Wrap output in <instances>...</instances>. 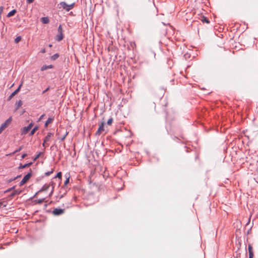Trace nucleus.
<instances>
[{
	"mask_svg": "<svg viewBox=\"0 0 258 258\" xmlns=\"http://www.w3.org/2000/svg\"><path fill=\"white\" fill-rule=\"evenodd\" d=\"M75 5V3H72L71 4H67L66 2H60L58 5L59 8H62L67 11H69L70 10L72 9Z\"/></svg>",
	"mask_w": 258,
	"mask_h": 258,
	"instance_id": "nucleus-1",
	"label": "nucleus"
},
{
	"mask_svg": "<svg viewBox=\"0 0 258 258\" xmlns=\"http://www.w3.org/2000/svg\"><path fill=\"white\" fill-rule=\"evenodd\" d=\"M50 185L52 186V190L51 191V192L49 194V196H51L53 192L54 188V183H53V182H51L49 184H44L42 186L41 189L39 191V192L45 191L47 190L48 188L49 187Z\"/></svg>",
	"mask_w": 258,
	"mask_h": 258,
	"instance_id": "nucleus-2",
	"label": "nucleus"
},
{
	"mask_svg": "<svg viewBox=\"0 0 258 258\" xmlns=\"http://www.w3.org/2000/svg\"><path fill=\"white\" fill-rule=\"evenodd\" d=\"M32 176L31 172H29L28 174H27L23 178V179L21 180V181L20 182V186H22L23 184H24L25 183H26L30 178V177Z\"/></svg>",
	"mask_w": 258,
	"mask_h": 258,
	"instance_id": "nucleus-3",
	"label": "nucleus"
},
{
	"mask_svg": "<svg viewBox=\"0 0 258 258\" xmlns=\"http://www.w3.org/2000/svg\"><path fill=\"white\" fill-rule=\"evenodd\" d=\"M65 212V210L63 209L55 208L52 211V214L55 216H58L63 214Z\"/></svg>",
	"mask_w": 258,
	"mask_h": 258,
	"instance_id": "nucleus-4",
	"label": "nucleus"
},
{
	"mask_svg": "<svg viewBox=\"0 0 258 258\" xmlns=\"http://www.w3.org/2000/svg\"><path fill=\"white\" fill-rule=\"evenodd\" d=\"M104 122H102L100 124H99V128L96 132V134L98 135H100L104 131Z\"/></svg>",
	"mask_w": 258,
	"mask_h": 258,
	"instance_id": "nucleus-5",
	"label": "nucleus"
},
{
	"mask_svg": "<svg viewBox=\"0 0 258 258\" xmlns=\"http://www.w3.org/2000/svg\"><path fill=\"white\" fill-rule=\"evenodd\" d=\"M22 86V83H21V84L20 85L19 87L14 92H13L11 94V95L9 97V98H8V100L9 101L11 100L12 98L20 91V89H21Z\"/></svg>",
	"mask_w": 258,
	"mask_h": 258,
	"instance_id": "nucleus-6",
	"label": "nucleus"
},
{
	"mask_svg": "<svg viewBox=\"0 0 258 258\" xmlns=\"http://www.w3.org/2000/svg\"><path fill=\"white\" fill-rule=\"evenodd\" d=\"M33 126V123H31L28 126L24 127L22 129V134H27Z\"/></svg>",
	"mask_w": 258,
	"mask_h": 258,
	"instance_id": "nucleus-7",
	"label": "nucleus"
},
{
	"mask_svg": "<svg viewBox=\"0 0 258 258\" xmlns=\"http://www.w3.org/2000/svg\"><path fill=\"white\" fill-rule=\"evenodd\" d=\"M249 258H253L254 256L252 247L250 244L248 246Z\"/></svg>",
	"mask_w": 258,
	"mask_h": 258,
	"instance_id": "nucleus-8",
	"label": "nucleus"
},
{
	"mask_svg": "<svg viewBox=\"0 0 258 258\" xmlns=\"http://www.w3.org/2000/svg\"><path fill=\"white\" fill-rule=\"evenodd\" d=\"M53 134L51 133H48L47 135L45 137L44 141V142H46L47 143L48 142H49L50 140V138L52 136H53Z\"/></svg>",
	"mask_w": 258,
	"mask_h": 258,
	"instance_id": "nucleus-9",
	"label": "nucleus"
},
{
	"mask_svg": "<svg viewBox=\"0 0 258 258\" xmlns=\"http://www.w3.org/2000/svg\"><path fill=\"white\" fill-rule=\"evenodd\" d=\"M12 121V118L10 117L3 124L7 127L11 123Z\"/></svg>",
	"mask_w": 258,
	"mask_h": 258,
	"instance_id": "nucleus-10",
	"label": "nucleus"
},
{
	"mask_svg": "<svg viewBox=\"0 0 258 258\" xmlns=\"http://www.w3.org/2000/svg\"><path fill=\"white\" fill-rule=\"evenodd\" d=\"M23 104V102L21 100L17 101L15 104L16 110H18Z\"/></svg>",
	"mask_w": 258,
	"mask_h": 258,
	"instance_id": "nucleus-11",
	"label": "nucleus"
},
{
	"mask_svg": "<svg viewBox=\"0 0 258 258\" xmlns=\"http://www.w3.org/2000/svg\"><path fill=\"white\" fill-rule=\"evenodd\" d=\"M63 38V36L62 33H58V34L56 37V40L58 41H60L62 40Z\"/></svg>",
	"mask_w": 258,
	"mask_h": 258,
	"instance_id": "nucleus-12",
	"label": "nucleus"
},
{
	"mask_svg": "<svg viewBox=\"0 0 258 258\" xmlns=\"http://www.w3.org/2000/svg\"><path fill=\"white\" fill-rule=\"evenodd\" d=\"M41 21L43 24H47V23H48L49 20V19L48 17H42L41 19Z\"/></svg>",
	"mask_w": 258,
	"mask_h": 258,
	"instance_id": "nucleus-13",
	"label": "nucleus"
},
{
	"mask_svg": "<svg viewBox=\"0 0 258 258\" xmlns=\"http://www.w3.org/2000/svg\"><path fill=\"white\" fill-rule=\"evenodd\" d=\"M7 205V202L4 200H0V208L2 207H6Z\"/></svg>",
	"mask_w": 258,
	"mask_h": 258,
	"instance_id": "nucleus-14",
	"label": "nucleus"
},
{
	"mask_svg": "<svg viewBox=\"0 0 258 258\" xmlns=\"http://www.w3.org/2000/svg\"><path fill=\"white\" fill-rule=\"evenodd\" d=\"M16 12H17V11L16 10H13L8 14L7 17H11L13 16H14L16 13Z\"/></svg>",
	"mask_w": 258,
	"mask_h": 258,
	"instance_id": "nucleus-15",
	"label": "nucleus"
},
{
	"mask_svg": "<svg viewBox=\"0 0 258 258\" xmlns=\"http://www.w3.org/2000/svg\"><path fill=\"white\" fill-rule=\"evenodd\" d=\"M53 68V66L52 65H49V66H43L42 68H41V71H44V70H46L47 69H51Z\"/></svg>",
	"mask_w": 258,
	"mask_h": 258,
	"instance_id": "nucleus-16",
	"label": "nucleus"
},
{
	"mask_svg": "<svg viewBox=\"0 0 258 258\" xmlns=\"http://www.w3.org/2000/svg\"><path fill=\"white\" fill-rule=\"evenodd\" d=\"M53 120V118H48V119L46 120V122H45V126L46 127V126H47V125H48L49 124L51 123L52 122Z\"/></svg>",
	"mask_w": 258,
	"mask_h": 258,
	"instance_id": "nucleus-17",
	"label": "nucleus"
},
{
	"mask_svg": "<svg viewBox=\"0 0 258 258\" xmlns=\"http://www.w3.org/2000/svg\"><path fill=\"white\" fill-rule=\"evenodd\" d=\"M32 164V162H30V163H29L27 164H25L24 165H21L19 167V168H21V169L25 168L26 167H29Z\"/></svg>",
	"mask_w": 258,
	"mask_h": 258,
	"instance_id": "nucleus-18",
	"label": "nucleus"
},
{
	"mask_svg": "<svg viewBox=\"0 0 258 258\" xmlns=\"http://www.w3.org/2000/svg\"><path fill=\"white\" fill-rule=\"evenodd\" d=\"M38 129L37 126L33 128V130L31 131L30 136H32L34 134V133L36 132V131Z\"/></svg>",
	"mask_w": 258,
	"mask_h": 258,
	"instance_id": "nucleus-19",
	"label": "nucleus"
},
{
	"mask_svg": "<svg viewBox=\"0 0 258 258\" xmlns=\"http://www.w3.org/2000/svg\"><path fill=\"white\" fill-rule=\"evenodd\" d=\"M201 20L204 23H208V24L210 23V22L208 20V19L206 17H203Z\"/></svg>",
	"mask_w": 258,
	"mask_h": 258,
	"instance_id": "nucleus-20",
	"label": "nucleus"
},
{
	"mask_svg": "<svg viewBox=\"0 0 258 258\" xmlns=\"http://www.w3.org/2000/svg\"><path fill=\"white\" fill-rule=\"evenodd\" d=\"M59 57V55L57 53H56L54 55H53L51 57V58L52 60H55L56 59H57L58 57Z\"/></svg>",
	"mask_w": 258,
	"mask_h": 258,
	"instance_id": "nucleus-21",
	"label": "nucleus"
},
{
	"mask_svg": "<svg viewBox=\"0 0 258 258\" xmlns=\"http://www.w3.org/2000/svg\"><path fill=\"white\" fill-rule=\"evenodd\" d=\"M22 39V38L21 36H18L17 37V38H15V42L16 43H19Z\"/></svg>",
	"mask_w": 258,
	"mask_h": 258,
	"instance_id": "nucleus-22",
	"label": "nucleus"
},
{
	"mask_svg": "<svg viewBox=\"0 0 258 258\" xmlns=\"http://www.w3.org/2000/svg\"><path fill=\"white\" fill-rule=\"evenodd\" d=\"M112 122H113V118H109L108 121H107V124L109 125H111L112 123Z\"/></svg>",
	"mask_w": 258,
	"mask_h": 258,
	"instance_id": "nucleus-23",
	"label": "nucleus"
},
{
	"mask_svg": "<svg viewBox=\"0 0 258 258\" xmlns=\"http://www.w3.org/2000/svg\"><path fill=\"white\" fill-rule=\"evenodd\" d=\"M58 33H62V28L61 25H59L58 28Z\"/></svg>",
	"mask_w": 258,
	"mask_h": 258,
	"instance_id": "nucleus-24",
	"label": "nucleus"
},
{
	"mask_svg": "<svg viewBox=\"0 0 258 258\" xmlns=\"http://www.w3.org/2000/svg\"><path fill=\"white\" fill-rule=\"evenodd\" d=\"M55 177H58L59 178H61V173L60 172H58L56 176H55Z\"/></svg>",
	"mask_w": 258,
	"mask_h": 258,
	"instance_id": "nucleus-25",
	"label": "nucleus"
},
{
	"mask_svg": "<svg viewBox=\"0 0 258 258\" xmlns=\"http://www.w3.org/2000/svg\"><path fill=\"white\" fill-rule=\"evenodd\" d=\"M69 180H70L69 177L67 178V179L66 180V181L64 182V185H67L69 182Z\"/></svg>",
	"mask_w": 258,
	"mask_h": 258,
	"instance_id": "nucleus-26",
	"label": "nucleus"
},
{
	"mask_svg": "<svg viewBox=\"0 0 258 258\" xmlns=\"http://www.w3.org/2000/svg\"><path fill=\"white\" fill-rule=\"evenodd\" d=\"M53 172V171H49V172H46L45 174L46 176H48L51 173Z\"/></svg>",
	"mask_w": 258,
	"mask_h": 258,
	"instance_id": "nucleus-27",
	"label": "nucleus"
},
{
	"mask_svg": "<svg viewBox=\"0 0 258 258\" xmlns=\"http://www.w3.org/2000/svg\"><path fill=\"white\" fill-rule=\"evenodd\" d=\"M42 146L43 147H46V146H48L49 145L47 144V143L46 142H44V141L43 142V144H42Z\"/></svg>",
	"mask_w": 258,
	"mask_h": 258,
	"instance_id": "nucleus-28",
	"label": "nucleus"
},
{
	"mask_svg": "<svg viewBox=\"0 0 258 258\" xmlns=\"http://www.w3.org/2000/svg\"><path fill=\"white\" fill-rule=\"evenodd\" d=\"M40 155H41V153H40V152H39V153L37 154V155L36 156V157L35 158L34 160H36L37 159H38V158L40 157Z\"/></svg>",
	"mask_w": 258,
	"mask_h": 258,
	"instance_id": "nucleus-29",
	"label": "nucleus"
},
{
	"mask_svg": "<svg viewBox=\"0 0 258 258\" xmlns=\"http://www.w3.org/2000/svg\"><path fill=\"white\" fill-rule=\"evenodd\" d=\"M35 0H27V2L28 4H31L33 3Z\"/></svg>",
	"mask_w": 258,
	"mask_h": 258,
	"instance_id": "nucleus-30",
	"label": "nucleus"
},
{
	"mask_svg": "<svg viewBox=\"0 0 258 258\" xmlns=\"http://www.w3.org/2000/svg\"><path fill=\"white\" fill-rule=\"evenodd\" d=\"M6 127L4 126L3 124H2L1 126L0 127V128L2 130V131H4Z\"/></svg>",
	"mask_w": 258,
	"mask_h": 258,
	"instance_id": "nucleus-31",
	"label": "nucleus"
},
{
	"mask_svg": "<svg viewBox=\"0 0 258 258\" xmlns=\"http://www.w3.org/2000/svg\"><path fill=\"white\" fill-rule=\"evenodd\" d=\"M64 194L60 195L58 196L59 199H60L63 197Z\"/></svg>",
	"mask_w": 258,
	"mask_h": 258,
	"instance_id": "nucleus-32",
	"label": "nucleus"
},
{
	"mask_svg": "<svg viewBox=\"0 0 258 258\" xmlns=\"http://www.w3.org/2000/svg\"><path fill=\"white\" fill-rule=\"evenodd\" d=\"M26 156H27V154H25H25H23L22 155V159L25 158L26 157Z\"/></svg>",
	"mask_w": 258,
	"mask_h": 258,
	"instance_id": "nucleus-33",
	"label": "nucleus"
},
{
	"mask_svg": "<svg viewBox=\"0 0 258 258\" xmlns=\"http://www.w3.org/2000/svg\"><path fill=\"white\" fill-rule=\"evenodd\" d=\"M22 149V147H20L17 150H16L15 152H19L20 151H21Z\"/></svg>",
	"mask_w": 258,
	"mask_h": 258,
	"instance_id": "nucleus-34",
	"label": "nucleus"
},
{
	"mask_svg": "<svg viewBox=\"0 0 258 258\" xmlns=\"http://www.w3.org/2000/svg\"><path fill=\"white\" fill-rule=\"evenodd\" d=\"M41 52L43 53H45V49L44 48V49H42L41 50Z\"/></svg>",
	"mask_w": 258,
	"mask_h": 258,
	"instance_id": "nucleus-35",
	"label": "nucleus"
},
{
	"mask_svg": "<svg viewBox=\"0 0 258 258\" xmlns=\"http://www.w3.org/2000/svg\"><path fill=\"white\" fill-rule=\"evenodd\" d=\"M49 88L48 87L47 88H46L43 92V93H45L46 91H47L48 90H49Z\"/></svg>",
	"mask_w": 258,
	"mask_h": 258,
	"instance_id": "nucleus-36",
	"label": "nucleus"
},
{
	"mask_svg": "<svg viewBox=\"0 0 258 258\" xmlns=\"http://www.w3.org/2000/svg\"><path fill=\"white\" fill-rule=\"evenodd\" d=\"M44 114L42 115L40 117V118H39V120H40L41 119H42V118L44 117Z\"/></svg>",
	"mask_w": 258,
	"mask_h": 258,
	"instance_id": "nucleus-37",
	"label": "nucleus"
},
{
	"mask_svg": "<svg viewBox=\"0 0 258 258\" xmlns=\"http://www.w3.org/2000/svg\"><path fill=\"white\" fill-rule=\"evenodd\" d=\"M43 202V200H39V201L38 202V203H41Z\"/></svg>",
	"mask_w": 258,
	"mask_h": 258,
	"instance_id": "nucleus-38",
	"label": "nucleus"
},
{
	"mask_svg": "<svg viewBox=\"0 0 258 258\" xmlns=\"http://www.w3.org/2000/svg\"><path fill=\"white\" fill-rule=\"evenodd\" d=\"M66 135H66L63 137H62L61 140H64L65 139V138L66 137Z\"/></svg>",
	"mask_w": 258,
	"mask_h": 258,
	"instance_id": "nucleus-39",
	"label": "nucleus"
},
{
	"mask_svg": "<svg viewBox=\"0 0 258 258\" xmlns=\"http://www.w3.org/2000/svg\"><path fill=\"white\" fill-rule=\"evenodd\" d=\"M2 131H2V130H1V129L0 128V134L2 132Z\"/></svg>",
	"mask_w": 258,
	"mask_h": 258,
	"instance_id": "nucleus-40",
	"label": "nucleus"
},
{
	"mask_svg": "<svg viewBox=\"0 0 258 258\" xmlns=\"http://www.w3.org/2000/svg\"><path fill=\"white\" fill-rule=\"evenodd\" d=\"M21 177V175L17 176V177H16V178H19V177Z\"/></svg>",
	"mask_w": 258,
	"mask_h": 258,
	"instance_id": "nucleus-41",
	"label": "nucleus"
},
{
	"mask_svg": "<svg viewBox=\"0 0 258 258\" xmlns=\"http://www.w3.org/2000/svg\"><path fill=\"white\" fill-rule=\"evenodd\" d=\"M14 195V194H12V196H13Z\"/></svg>",
	"mask_w": 258,
	"mask_h": 258,
	"instance_id": "nucleus-42",
	"label": "nucleus"
}]
</instances>
